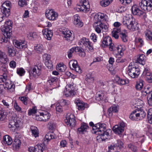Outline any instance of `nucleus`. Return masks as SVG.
I'll return each instance as SVG.
<instances>
[{
	"label": "nucleus",
	"instance_id": "57",
	"mask_svg": "<svg viewBox=\"0 0 152 152\" xmlns=\"http://www.w3.org/2000/svg\"><path fill=\"white\" fill-rule=\"evenodd\" d=\"M150 69L148 68H146L145 69L142 73V75L144 76H145L146 77L148 75H150Z\"/></svg>",
	"mask_w": 152,
	"mask_h": 152
},
{
	"label": "nucleus",
	"instance_id": "48",
	"mask_svg": "<svg viewBox=\"0 0 152 152\" xmlns=\"http://www.w3.org/2000/svg\"><path fill=\"white\" fill-rule=\"evenodd\" d=\"M6 118V116L4 114V111L0 105V120L3 121Z\"/></svg>",
	"mask_w": 152,
	"mask_h": 152
},
{
	"label": "nucleus",
	"instance_id": "14",
	"mask_svg": "<svg viewBox=\"0 0 152 152\" xmlns=\"http://www.w3.org/2000/svg\"><path fill=\"white\" fill-rule=\"evenodd\" d=\"M62 33L63 34V37L66 40L72 41L73 38L71 37L72 33L67 28H65L62 30Z\"/></svg>",
	"mask_w": 152,
	"mask_h": 152
},
{
	"label": "nucleus",
	"instance_id": "42",
	"mask_svg": "<svg viewBox=\"0 0 152 152\" xmlns=\"http://www.w3.org/2000/svg\"><path fill=\"white\" fill-rule=\"evenodd\" d=\"M115 80L118 84L120 85H124L126 83V80L120 78L117 76H115Z\"/></svg>",
	"mask_w": 152,
	"mask_h": 152
},
{
	"label": "nucleus",
	"instance_id": "27",
	"mask_svg": "<svg viewBox=\"0 0 152 152\" xmlns=\"http://www.w3.org/2000/svg\"><path fill=\"white\" fill-rule=\"evenodd\" d=\"M145 58L146 57L145 55L141 54L138 56L136 61L137 62L142 65H144L145 62Z\"/></svg>",
	"mask_w": 152,
	"mask_h": 152
},
{
	"label": "nucleus",
	"instance_id": "16",
	"mask_svg": "<svg viewBox=\"0 0 152 152\" xmlns=\"http://www.w3.org/2000/svg\"><path fill=\"white\" fill-rule=\"evenodd\" d=\"M77 62L76 60H72L70 61L69 63V65L70 66L72 65V69L74 70L76 72L79 74L81 73L82 70L80 66L77 64Z\"/></svg>",
	"mask_w": 152,
	"mask_h": 152
},
{
	"label": "nucleus",
	"instance_id": "4",
	"mask_svg": "<svg viewBox=\"0 0 152 152\" xmlns=\"http://www.w3.org/2000/svg\"><path fill=\"white\" fill-rule=\"evenodd\" d=\"M42 65L41 63H38L33 67H32V72H29L30 77L33 76L34 77H37L39 76L41 73V69Z\"/></svg>",
	"mask_w": 152,
	"mask_h": 152
},
{
	"label": "nucleus",
	"instance_id": "40",
	"mask_svg": "<svg viewBox=\"0 0 152 152\" xmlns=\"http://www.w3.org/2000/svg\"><path fill=\"white\" fill-rule=\"evenodd\" d=\"M86 77V80L88 83H91L94 82V77L91 73L88 74Z\"/></svg>",
	"mask_w": 152,
	"mask_h": 152
},
{
	"label": "nucleus",
	"instance_id": "60",
	"mask_svg": "<svg viewBox=\"0 0 152 152\" xmlns=\"http://www.w3.org/2000/svg\"><path fill=\"white\" fill-rule=\"evenodd\" d=\"M19 99L26 105L27 104V98L25 96H20L19 97Z\"/></svg>",
	"mask_w": 152,
	"mask_h": 152
},
{
	"label": "nucleus",
	"instance_id": "24",
	"mask_svg": "<svg viewBox=\"0 0 152 152\" xmlns=\"http://www.w3.org/2000/svg\"><path fill=\"white\" fill-rule=\"evenodd\" d=\"M116 48L119 55L121 56H123L124 52L126 50L125 46L124 45H118Z\"/></svg>",
	"mask_w": 152,
	"mask_h": 152
},
{
	"label": "nucleus",
	"instance_id": "55",
	"mask_svg": "<svg viewBox=\"0 0 152 152\" xmlns=\"http://www.w3.org/2000/svg\"><path fill=\"white\" fill-rule=\"evenodd\" d=\"M1 12L4 14V16L7 17L9 16L10 14V9L8 10H3V9H1Z\"/></svg>",
	"mask_w": 152,
	"mask_h": 152
},
{
	"label": "nucleus",
	"instance_id": "50",
	"mask_svg": "<svg viewBox=\"0 0 152 152\" xmlns=\"http://www.w3.org/2000/svg\"><path fill=\"white\" fill-rule=\"evenodd\" d=\"M38 37L37 35L35 32H31L28 34L27 37L30 39H33L37 38Z\"/></svg>",
	"mask_w": 152,
	"mask_h": 152
},
{
	"label": "nucleus",
	"instance_id": "58",
	"mask_svg": "<svg viewBox=\"0 0 152 152\" xmlns=\"http://www.w3.org/2000/svg\"><path fill=\"white\" fill-rule=\"evenodd\" d=\"M121 37L124 42H125L127 41V36L125 33L122 32L121 33Z\"/></svg>",
	"mask_w": 152,
	"mask_h": 152
},
{
	"label": "nucleus",
	"instance_id": "6",
	"mask_svg": "<svg viewBox=\"0 0 152 152\" xmlns=\"http://www.w3.org/2000/svg\"><path fill=\"white\" fill-rule=\"evenodd\" d=\"M139 5L144 10L150 11L152 10V0H142Z\"/></svg>",
	"mask_w": 152,
	"mask_h": 152
},
{
	"label": "nucleus",
	"instance_id": "30",
	"mask_svg": "<svg viewBox=\"0 0 152 152\" xmlns=\"http://www.w3.org/2000/svg\"><path fill=\"white\" fill-rule=\"evenodd\" d=\"M58 79L56 77H49L48 80V83H49L50 86H54L57 83Z\"/></svg>",
	"mask_w": 152,
	"mask_h": 152
},
{
	"label": "nucleus",
	"instance_id": "5",
	"mask_svg": "<svg viewBox=\"0 0 152 152\" xmlns=\"http://www.w3.org/2000/svg\"><path fill=\"white\" fill-rule=\"evenodd\" d=\"M128 73L131 77L137 78L140 73V69L139 68L135 67L134 65L133 66L131 65L130 64L128 67Z\"/></svg>",
	"mask_w": 152,
	"mask_h": 152
},
{
	"label": "nucleus",
	"instance_id": "28",
	"mask_svg": "<svg viewBox=\"0 0 152 152\" xmlns=\"http://www.w3.org/2000/svg\"><path fill=\"white\" fill-rule=\"evenodd\" d=\"M101 24V22L98 21L95 22L93 25L95 31L99 34L101 32L102 30Z\"/></svg>",
	"mask_w": 152,
	"mask_h": 152
},
{
	"label": "nucleus",
	"instance_id": "49",
	"mask_svg": "<svg viewBox=\"0 0 152 152\" xmlns=\"http://www.w3.org/2000/svg\"><path fill=\"white\" fill-rule=\"evenodd\" d=\"M123 143L120 140H118L116 142H115L114 146V147H118L121 148L123 147Z\"/></svg>",
	"mask_w": 152,
	"mask_h": 152
},
{
	"label": "nucleus",
	"instance_id": "61",
	"mask_svg": "<svg viewBox=\"0 0 152 152\" xmlns=\"http://www.w3.org/2000/svg\"><path fill=\"white\" fill-rule=\"evenodd\" d=\"M18 4L21 7H23L27 5V3L26 0H19Z\"/></svg>",
	"mask_w": 152,
	"mask_h": 152
},
{
	"label": "nucleus",
	"instance_id": "37",
	"mask_svg": "<svg viewBox=\"0 0 152 152\" xmlns=\"http://www.w3.org/2000/svg\"><path fill=\"white\" fill-rule=\"evenodd\" d=\"M42 121H46L50 118V114L47 111H44L42 113Z\"/></svg>",
	"mask_w": 152,
	"mask_h": 152
},
{
	"label": "nucleus",
	"instance_id": "43",
	"mask_svg": "<svg viewBox=\"0 0 152 152\" xmlns=\"http://www.w3.org/2000/svg\"><path fill=\"white\" fill-rule=\"evenodd\" d=\"M10 3L8 2H4L2 5L1 6V9H3L4 10H9V9H10Z\"/></svg>",
	"mask_w": 152,
	"mask_h": 152
},
{
	"label": "nucleus",
	"instance_id": "25",
	"mask_svg": "<svg viewBox=\"0 0 152 152\" xmlns=\"http://www.w3.org/2000/svg\"><path fill=\"white\" fill-rule=\"evenodd\" d=\"M75 103L76 104L77 106L78 107V110H83L86 107V105L87 104H85L84 102H81L79 100H77L75 101Z\"/></svg>",
	"mask_w": 152,
	"mask_h": 152
},
{
	"label": "nucleus",
	"instance_id": "45",
	"mask_svg": "<svg viewBox=\"0 0 152 152\" xmlns=\"http://www.w3.org/2000/svg\"><path fill=\"white\" fill-rule=\"evenodd\" d=\"M54 138L53 134L52 133L50 132L48 133L45 136L44 138L45 141L48 142Z\"/></svg>",
	"mask_w": 152,
	"mask_h": 152
},
{
	"label": "nucleus",
	"instance_id": "13",
	"mask_svg": "<svg viewBox=\"0 0 152 152\" xmlns=\"http://www.w3.org/2000/svg\"><path fill=\"white\" fill-rule=\"evenodd\" d=\"M21 124V123L19 120H17L16 118H15L14 119H12L9 121L8 125L10 128H18L20 127Z\"/></svg>",
	"mask_w": 152,
	"mask_h": 152
},
{
	"label": "nucleus",
	"instance_id": "21",
	"mask_svg": "<svg viewBox=\"0 0 152 152\" xmlns=\"http://www.w3.org/2000/svg\"><path fill=\"white\" fill-rule=\"evenodd\" d=\"M112 42V39L110 37L108 36L105 37L102 39V46L104 47H107Z\"/></svg>",
	"mask_w": 152,
	"mask_h": 152
},
{
	"label": "nucleus",
	"instance_id": "1",
	"mask_svg": "<svg viewBox=\"0 0 152 152\" xmlns=\"http://www.w3.org/2000/svg\"><path fill=\"white\" fill-rule=\"evenodd\" d=\"M12 22L10 20H7L4 24V27L2 30V31L3 32V34L4 37H2L1 39V41L2 42H5L6 39V42L10 43V39L12 33Z\"/></svg>",
	"mask_w": 152,
	"mask_h": 152
},
{
	"label": "nucleus",
	"instance_id": "44",
	"mask_svg": "<svg viewBox=\"0 0 152 152\" xmlns=\"http://www.w3.org/2000/svg\"><path fill=\"white\" fill-rule=\"evenodd\" d=\"M43 145H37L35 146L34 152H43Z\"/></svg>",
	"mask_w": 152,
	"mask_h": 152
},
{
	"label": "nucleus",
	"instance_id": "11",
	"mask_svg": "<svg viewBox=\"0 0 152 152\" xmlns=\"http://www.w3.org/2000/svg\"><path fill=\"white\" fill-rule=\"evenodd\" d=\"M13 42L15 47L20 49H24L27 47V43L25 41L14 40Z\"/></svg>",
	"mask_w": 152,
	"mask_h": 152
},
{
	"label": "nucleus",
	"instance_id": "3",
	"mask_svg": "<svg viewBox=\"0 0 152 152\" xmlns=\"http://www.w3.org/2000/svg\"><path fill=\"white\" fill-rule=\"evenodd\" d=\"M123 23L131 31H134L136 29L137 24L135 23V19L131 15L124 17L123 19Z\"/></svg>",
	"mask_w": 152,
	"mask_h": 152
},
{
	"label": "nucleus",
	"instance_id": "56",
	"mask_svg": "<svg viewBox=\"0 0 152 152\" xmlns=\"http://www.w3.org/2000/svg\"><path fill=\"white\" fill-rule=\"evenodd\" d=\"M128 147L134 152H136L137 150V147L131 144L128 145Z\"/></svg>",
	"mask_w": 152,
	"mask_h": 152
},
{
	"label": "nucleus",
	"instance_id": "39",
	"mask_svg": "<svg viewBox=\"0 0 152 152\" xmlns=\"http://www.w3.org/2000/svg\"><path fill=\"white\" fill-rule=\"evenodd\" d=\"M144 81L142 80H140L136 82L135 88L137 90H140L143 88Z\"/></svg>",
	"mask_w": 152,
	"mask_h": 152
},
{
	"label": "nucleus",
	"instance_id": "54",
	"mask_svg": "<svg viewBox=\"0 0 152 152\" xmlns=\"http://www.w3.org/2000/svg\"><path fill=\"white\" fill-rule=\"evenodd\" d=\"M100 4L103 7H106L110 4L109 1L107 0H102L100 1Z\"/></svg>",
	"mask_w": 152,
	"mask_h": 152
},
{
	"label": "nucleus",
	"instance_id": "35",
	"mask_svg": "<svg viewBox=\"0 0 152 152\" xmlns=\"http://www.w3.org/2000/svg\"><path fill=\"white\" fill-rule=\"evenodd\" d=\"M145 37L148 40H152V32L149 29H147L145 32Z\"/></svg>",
	"mask_w": 152,
	"mask_h": 152
},
{
	"label": "nucleus",
	"instance_id": "12",
	"mask_svg": "<svg viewBox=\"0 0 152 152\" xmlns=\"http://www.w3.org/2000/svg\"><path fill=\"white\" fill-rule=\"evenodd\" d=\"M80 5L78 6V8L80 11L86 12L88 11V6L89 5L88 0H82Z\"/></svg>",
	"mask_w": 152,
	"mask_h": 152
},
{
	"label": "nucleus",
	"instance_id": "41",
	"mask_svg": "<svg viewBox=\"0 0 152 152\" xmlns=\"http://www.w3.org/2000/svg\"><path fill=\"white\" fill-rule=\"evenodd\" d=\"M75 52H78L80 54V56H85V53L84 50L82 48L78 47H73Z\"/></svg>",
	"mask_w": 152,
	"mask_h": 152
},
{
	"label": "nucleus",
	"instance_id": "63",
	"mask_svg": "<svg viewBox=\"0 0 152 152\" xmlns=\"http://www.w3.org/2000/svg\"><path fill=\"white\" fill-rule=\"evenodd\" d=\"M48 127L50 129L52 130L56 127V124L50 122L48 124Z\"/></svg>",
	"mask_w": 152,
	"mask_h": 152
},
{
	"label": "nucleus",
	"instance_id": "64",
	"mask_svg": "<svg viewBox=\"0 0 152 152\" xmlns=\"http://www.w3.org/2000/svg\"><path fill=\"white\" fill-rule=\"evenodd\" d=\"M121 3L124 5H126L131 3L132 0H118Z\"/></svg>",
	"mask_w": 152,
	"mask_h": 152
},
{
	"label": "nucleus",
	"instance_id": "62",
	"mask_svg": "<svg viewBox=\"0 0 152 152\" xmlns=\"http://www.w3.org/2000/svg\"><path fill=\"white\" fill-rule=\"evenodd\" d=\"M118 32L116 29H114L112 31V34L113 37H114L115 39H118Z\"/></svg>",
	"mask_w": 152,
	"mask_h": 152
},
{
	"label": "nucleus",
	"instance_id": "8",
	"mask_svg": "<svg viewBox=\"0 0 152 152\" xmlns=\"http://www.w3.org/2000/svg\"><path fill=\"white\" fill-rule=\"evenodd\" d=\"M126 124L123 122H120L118 125H116L113 128V131L116 134H121L124 130Z\"/></svg>",
	"mask_w": 152,
	"mask_h": 152
},
{
	"label": "nucleus",
	"instance_id": "7",
	"mask_svg": "<svg viewBox=\"0 0 152 152\" xmlns=\"http://www.w3.org/2000/svg\"><path fill=\"white\" fill-rule=\"evenodd\" d=\"M79 43L80 45H83L86 49H88L90 52L93 51V47L91 43L89 41V39L83 37L80 39Z\"/></svg>",
	"mask_w": 152,
	"mask_h": 152
},
{
	"label": "nucleus",
	"instance_id": "46",
	"mask_svg": "<svg viewBox=\"0 0 152 152\" xmlns=\"http://www.w3.org/2000/svg\"><path fill=\"white\" fill-rule=\"evenodd\" d=\"M4 85V88H6L7 90L12 89V90H13L14 89V88H13L15 87V86L13 84L10 83L7 81L5 82Z\"/></svg>",
	"mask_w": 152,
	"mask_h": 152
},
{
	"label": "nucleus",
	"instance_id": "19",
	"mask_svg": "<svg viewBox=\"0 0 152 152\" xmlns=\"http://www.w3.org/2000/svg\"><path fill=\"white\" fill-rule=\"evenodd\" d=\"M106 17L107 16L106 15L103 13H99L95 15L94 18L96 21H97L95 22H101V20H106Z\"/></svg>",
	"mask_w": 152,
	"mask_h": 152
},
{
	"label": "nucleus",
	"instance_id": "53",
	"mask_svg": "<svg viewBox=\"0 0 152 152\" xmlns=\"http://www.w3.org/2000/svg\"><path fill=\"white\" fill-rule=\"evenodd\" d=\"M17 73L20 76L23 75L25 72L24 69L22 68H18L17 70Z\"/></svg>",
	"mask_w": 152,
	"mask_h": 152
},
{
	"label": "nucleus",
	"instance_id": "33",
	"mask_svg": "<svg viewBox=\"0 0 152 152\" xmlns=\"http://www.w3.org/2000/svg\"><path fill=\"white\" fill-rule=\"evenodd\" d=\"M3 42L7 43V45H5L7 48V52L9 54V55L10 56H12V54L13 53V47L12 45H10V43H9L8 42H6V39L5 42Z\"/></svg>",
	"mask_w": 152,
	"mask_h": 152
},
{
	"label": "nucleus",
	"instance_id": "31",
	"mask_svg": "<svg viewBox=\"0 0 152 152\" xmlns=\"http://www.w3.org/2000/svg\"><path fill=\"white\" fill-rule=\"evenodd\" d=\"M30 129L31 132L32 134L35 137L39 136V132L38 128L36 126H31Z\"/></svg>",
	"mask_w": 152,
	"mask_h": 152
},
{
	"label": "nucleus",
	"instance_id": "23",
	"mask_svg": "<svg viewBox=\"0 0 152 152\" xmlns=\"http://www.w3.org/2000/svg\"><path fill=\"white\" fill-rule=\"evenodd\" d=\"M118 107L116 105H113L108 110V113L109 116H112L113 113H117L118 111Z\"/></svg>",
	"mask_w": 152,
	"mask_h": 152
},
{
	"label": "nucleus",
	"instance_id": "34",
	"mask_svg": "<svg viewBox=\"0 0 152 152\" xmlns=\"http://www.w3.org/2000/svg\"><path fill=\"white\" fill-rule=\"evenodd\" d=\"M3 141L5 144L6 143L8 145H10L12 141V138L8 135L4 136Z\"/></svg>",
	"mask_w": 152,
	"mask_h": 152
},
{
	"label": "nucleus",
	"instance_id": "10",
	"mask_svg": "<svg viewBox=\"0 0 152 152\" xmlns=\"http://www.w3.org/2000/svg\"><path fill=\"white\" fill-rule=\"evenodd\" d=\"M45 15L47 18L50 20H54L58 17L57 13L52 9L47 10L46 12Z\"/></svg>",
	"mask_w": 152,
	"mask_h": 152
},
{
	"label": "nucleus",
	"instance_id": "2",
	"mask_svg": "<svg viewBox=\"0 0 152 152\" xmlns=\"http://www.w3.org/2000/svg\"><path fill=\"white\" fill-rule=\"evenodd\" d=\"M106 126L104 124H97L95 126L93 127L92 132L93 134L101 136V137H103L105 135L107 136H109L111 131L110 129L106 131Z\"/></svg>",
	"mask_w": 152,
	"mask_h": 152
},
{
	"label": "nucleus",
	"instance_id": "32",
	"mask_svg": "<svg viewBox=\"0 0 152 152\" xmlns=\"http://www.w3.org/2000/svg\"><path fill=\"white\" fill-rule=\"evenodd\" d=\"M5 69V72L3 73L2 75H0V83L3 82L4 83L7 81H9V80L7 79V72L5 71L6 69Z\"/></svg>",
	"mask_w": 152,
	"mask_h": 152
},
{
	"label": "nucleus",
	"instance_id": "38",
	"mask_svg": "<svg viewBox=\"0 0 152 152\" xmlns=\"http://www.w3.org/2000/svg\"><path fill=\"white\" fill-rule=\"evenodd\" d=\"M145 93L148 94L147 99L148 104L152 106V91H145Z\"/></svg>",
	"mask_w": 152,
	"mask_h": 152
},
{
	"label": "nucleus",
	"instance_id": "20",
	"mask_svg": "<svg viewBox=\"0 0 152 152\" xmlns=\"http://www.w3.org/2000/svg\"><path fill=\"white\" fill-rule=\"evenodd\" d=\"M74 23L76 26L81 27L83 25V23L80 20V17L77 14L75 15L74 16Z\"/></svg>",
	"mask_w": 152,
	"mask_h": 152
},
{
	"label": "nucleus",
	"instance_id": "22",
	"mask_svg": "<svg viewBox=\"0 0 152 152\" xmlns=\"http://www.w3.org/2000/svg\"><path fill=\"white\" fill-rule=\"evenodd\" d=\"M89 126L87 124L83 123L81 124L80 127L77 129V131L80 133H83V132H86Z\"/></svg>",
	"mask_w": 152,
	"mask_h": 152
},
{
	"label": "nucleus",
	"instance_id": "36",
	"mask_svg": "<svg viewBox=\"0 0 152 152\" xmlns=\"http://www.w3.org/2000/svg\"><path fill=\"white\" fill-rule=\"evenodd\" d=\"M44 50L43 45L40 44H38L34 48L35 50L39 53H42Z\"/></svg>",
	"mask_w": 152,
	"mask_h": 152
},
{
	"label": "nucleus",
	"instance_id": "18",
	"mask_svg": "<svg viewBox=\"0 0 152 152\" xmlns=\"http://www.w3.org/2000/svg\"><path fill=\"white\" fill-rule=\"evenodd\" d=\"M21 144V142L20 139L18 138L15 139L13 142V149L15 151L18 150L20 148Z\"/></svg>",
	"mask_w": 152,
	"mask_h": 152
},
{
	"label": "nucleus",
	"instance_id": "26",
	"mask_svg": "<svg viewBox=\"0 0 152 152\" xmlns=\"http://www.w3.org/2000/svg\"><path fill=\"white\" fill-rule=\"evenodd\" d=\"M129 118L132 120H139L138 111L135 110L133 111L130 114Z\"/></svg>",
	"mask_w": 152,
	"mask_h": 152
},
{
	"label": "nucleus",
	"instance_id": "47",
	"mask_svg": "<svg viewBox=\"0 0 152 152\" xmlns=\"http://www.w3.org/2000/svg\"><path fill=\"white\" fill-rule=\"evenodd\" d=\"M57 69L61 72H63L66 69V66L63 64H60L56 66Z\"/></svg>",
	"mask_w": 152,
	"mask_h": 152
},
{
	"label": "nucleus",
	"instance_id": "15",
	"mask_svg": "<svg viewBox=\"0 0 152 152\" xmlns=\"http://www.w3.org/2000/svg\"><path fill=\"white\" fill-rule=\"evenodd\" d=\"M42 32L44 37L48 40H50L53 36L52 31L48 28H46L42 30Z\"/></svg>",
	"mask_w": 152,
	"mask_h": 152
},
{
	"label": "nucleus",
	"instance_id": "17",
	"mask_svg": "<svg viewBox=\"0 0 152 152\" xmlns=\"http://www.w3.org/2000/svg\"><path fill=\"white\" fill-rule=\"evenodd\" d=\"M132 13L134 15L140 16L143 15L144 12L143 11L140 10L136 5H133L131 8Z\"/></svg>",
	"mask_w": 152,
	"mask_h": 152
},
{
	"label": "nucleus",
	"instance_id": "29",
	"mask_svg": "<svg viewBox=\"0 0 152 152\" xmlns=\"http://www.w3.org/2000/svg\"><path fill=\"white\" fill-rule=\"evenodd\" d=\"M106 96L103 93H99L96 95V99L98 101H104V102L107 101Z\"/></svg>",
	"mask_w": 152,
	"mask_h": 152
},
{
	"label": "nucleus",
	"instance_id": "9",
	"mask_svg": "<svg viewBox=\"0 0 152 152\" xmlns=\"http://www.w3.org/2000/svg\"><path fill=\"white\" fill-rule=\"evenodd\" d=\"M64 122L67 125L71 127H75L76 125V121L74 115L71 114L67 116Z\"/></svg>",
	"mask_w": 152,
	"mask_h": 152
},
{
	"label": "nucleus",
	"instance_id": "52",
	"mask_svg": "<svg viewBox=\"0 0 152 152\" xmlns=\"http://www.w3.org/2000/svg\"><path fill=\"white\" fill-rule=\"evenodd\" d=\"M139 120H141L145 118L146 115V113L142 110L138 111Z\"/></svg>",
	"mask_w": 152,
	"mask_h": 152
},
{
	"label": "nucleus",
	"instance_id": "59",
	"mask_svg": "<svg viewBox=\"0 0 152 152\" xmlns=\"http://www.w3.org/2000/svg\"><path fill=\"white\" fill-rule=\"evenodd\" d=\"M45 64L47 67L49 69H51L53 67L52 63L51 60H49V61H45Z\"/></svg>",
	"mask_w": 152,
	"mask_h": 152
},
{
	"label": "nucleus",
	"instance_id": "51",
	"mask_svg": "<svg viewBox=\"0 0 152 152\" xmlns=\"http://www.w3.org/2000/svg\"><path fill=\"white\" fill-rule=\"evenodd\" d=\"M8 61V59L7 58V56L5 54L0 58V62L3 64L6 63Z\"/></svg>",
	"mask_w": 152,
	"mask_h": 152
}]
</instances>
